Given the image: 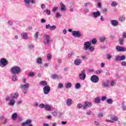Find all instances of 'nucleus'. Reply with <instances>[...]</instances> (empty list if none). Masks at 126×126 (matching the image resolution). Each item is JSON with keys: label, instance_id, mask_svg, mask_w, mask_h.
Returning <instances> with one entry per match:
<instances>
[{"label": "nucleus", "instance_id": "1", "mask_svg": "<svg viewBox=\"0 0 126 126\" xmlns=\"http://www.w3.org/2000/svg\"><path fill=\"white\" fill-rule=\"evenodd\" d=\"M91 42L87 41L84 42V47L83 49L84 51H88L89 50V52H94V46H91Z\"/></svg>", "mask_w": 126, "mask_h": 126}, {"label": "nucleus", "instance_id": "2", "mask_svg": "<svg viewBox=\"0 0 126 126\" xmlns=\"http://www.w3.org/2000/svg\"><path fill=\"white\" fill-rule=\"evenodd\" d=\"M30 85L29 84H21L20 85V88L23 90V93L25 95L27 93V91L28 90V89L29 88Z\"/></svg>", "mask_w": 126, "mask_h": 126}, {"label": "nucleus", "instance_id": "3", "mask_svg": "<svg viewBox=\"0 0 126 126\" xmlns=\"http://www.w3.org/2000/svg\"><path fill=\"white\" fill-rule=\"evenodd\" d=\"M50 42H51V37L50 35L45 34L43 35V43L44 45H49Z\"/></svg>", "mask_w": 126, "mask_h": 126}, {"label": "nucleus", "instance_id": "4", "mask_svg": "<svg viewBox=\"0 0 126 126\" xmlns=\"http://www.w3.org/2000/svg\"><path fill=\"white\" fill-rule=\"evenodd\" d=\"M10 72L13 74H18L21 72V69L18 66H14L11 68Z\"/></svg>", "mask_w": 126, "mask_h": 126}, {"label": "nucleus", "instance_id": "5", "mask_svg": "<svg viewBox=\"0 0 126 126\" xmlns=\"http://www.w3.org/2000/svg\"><path fill=\"white\" fill-rule=\"evenodd\" d=\"M8 63V61L5 58H1L0 60V67H4L6 66Z\"/></svg>", "mask_w": 126, "mask_h": 126}, {"label": "nucleus", "instance_id": "6", "mask_svg": "<svg viewBox=\"0 0 126 126\" xmlns=\"http://www.w3.org/2000/svg\"><path fill=\"white\" fill-rule=\"evenodd\" d=\"M35 0H24V2L26 3V6L28 7V8H32V6L30 5L31 3H35Z\"/></svg>", "mask_w": 126, "mask_h": 126}, {"label": "nucleus", "instance_id": "7", "mask_svg": "<svg viewBox=\"0 0 126 126\" xmlns=\"http://www.w3.org/2000/svg\"><path fill=\"white\" fill-rule=\"evenodd\" d=\"M72 35L73 37L80 38L81 37V32L79 31H73L72 32Z\"/></svg>", "mask_w": 126, "mask_h": 126}, {"label": "nucleus", "instance_id": "8", "mask_svg": "<svg viewBox=\"0 0 126 126\" xmlns=\"http://www.w3.org/2000/svg\"><path fill=\"white\" fill-rule=\"evenodd\" d=\"M110 120H106L105 122L108 123H115V122H118L119 118L117 116L111 117Z\"/></svg>", "mask_w": 126, "mask_h": 126}, {"label": "nucleus", "instance_id": "9", "mask_svg": "<svg viewBox=\"0 0 126 126\" xmlns=\"http://www.w3.org/2000/svg\"><path fill=\"white\" fill-rule=\"evenodd\" d=\"M91 81L94 83H98L99 82V77L95 75H93L91 77Z\"/></svg>", "mask_w": 126, "mask_h": 126}, {"label": "nucleus", "instance_id": "10", "mask_svg": "<svg viewBox=\"0 0 126 126\" xmlns=\"http://www.w3.org/2000/svg\"><path fill=\"white\" fill-rule=\"evenodd\" d=\"M43 91L44 94L45 95H48V94H49L51 91V87H50L49 86H46L43 88Z\"/></svg>", "mask_w": 126, "mask_h": 126}, {"label": "nucleus", "instance_id": "11", "mask_svg": "<svg viewBox=\"0 0 126 126\" xmlns=\"http://www.w3.org/2000/svg\"><path fill=\"white\" fill-rule=\"evenodd\" d=\"M86 78V74H85V70H83L79 74V78L81 80H84Z\"/></svg>", "mask_w": 126, "mask_h": 126}, {"label": "nucleus", "instance_id": "12", "mask_svg": "<svg viewBox=\"0 0 126 126\" xmlns=\"http://www.w3.org/2000/svg\"><path fill=\"white\" fill-rule=\"evenodd\" d=\"M92 17L94 18H98L99 16H101V13L100 11H97L96 12H94L91 14Z\"/></svg>", "mask_w": 126, "mask_h": 126}, {"label": "nucleus", "instance_id": "13", "mask_svg": "<svg viewBox=\"0 0 126 126\" xmlns=\"http://www.w3.org/2000/svg\"><path fill=\"white\" fill-rule=\"evenodd\" d=\"M91 2H87L84 3V6L85 8L84 9V11L85 13H88V12H89V9L87 7L88 5H91Z\"/></svg>", "mask_w": 126, "mask_h": 126}, {"label": "nucleus", "instance_id": "14", "mask_svg": "<svg viewBox=\"0 0 126 126\" xmlns=\"http://www.w3.org/2000/svg\"><path fill=\"white\" fill-rule=\"evenodd\" d=\"M115 59L116 62H121V61H125V60H126V56L125 55H122L121 56H117L115 57Z\"/></svg>", "mask_w": 126, "mask_h": 126}, {"label": "nucleus", "instance_id": "15", "mask_svg": "<svg viewBox=\"0 0 126 126\" xmlns=\"http://www.w3.org/2000/svg\"><path fill=\"white\" fill-rule=\"evenodd\" d=\"M92 107V103L89 101H85L83 106V109H86V108H91Z\"/></svg>", "mask_w": 126, "mask_h": 126}, {"label": "nucleus", "instance_id": "16", "mask_svg": "<svg viewBox=\"0 0 126 126\" xmlns=\"http://www.w3.org/2000/svg\"><path fill=\"white\" fill-rule=\"evenodd\" d=\"M82 61L80 59H79V57H77V58L74 61V63L75 65H80L81 64Z\"/></svg>", "mask_w": 126, "mask_h": 126}, {"label": "nucleus", "instance_id": "17", "mask_svg": "<svg viewBox=\"0 0 126 126\" xmlns=\"http://www.w3.org/2000/svg\"><path fill=\"white\" fill-rule=\"evenodd\" d=\"M109 81L105 80L102 82V86L103 88H107L109 87Z\"/></svg>", "mask_w": 126, "mask_h": 126}, {"label": "nucleus", "instance_id": "18", "mask_svg": "<svg viewBox=\"0 0 126 126\" xmlns=\"http://www.w3.org/2000/svg\"><path fill=\"white\" fill-rule=\"evenodd\" d=\"M126 48L122 46H117L116 47L117 52H126Z\"/></svg>", "mask_w": 126, "mask_h": 126}, {"label": "nucleus", "instance_id": "19", "mask_svg": "<svg viewBox=\"0 0 126 126\" xmlns=\"http://www.w3.org/2000/svg\"><path fill=\"white\" fill-rule=\"evenodd\" d=\"M110 23L112 26H118L119 25V22L116 20H111Z\"/></svg>", "mask_w": 126, "mask_h": 126}, {"label": "nucleus", "instance_id": "20", "mask_svg": "<svg viewBox=\"0 0 126 126\" xmlns=\"http://www.w3.org/2000/svg\"><path fill=\"white\" fill-rule=\"evenodd\" d=\"M72 104V99L71 98H68L66 100V105L69 107Z\"/></svg>", "mask_w": 126, "mask_h": 126}, {"label": "nucleus", "instance_id": "21", "mask_svg": "<svg viewBox=\"0 0 126 126\" xmlns=\"http://www.w3.org/2000/svg\"><path fill=\"white\" fill-rule=\"evenodd\" d=\"M18 96H19L18 94H13L10 95V98L11 99H16V98H18Z\"/></svg>", "mask_w": 126, "mask_h": 126}, {"label": "nucleus", "instance_id": "22", "mask_svg": "<svg viewBox=\"0 0 126 126\" xmlns=\"http://www.w3.org/2000/svg\"><path fill=\"white\" fill-rule=\"evenodd\" d=\"M32 123V120H28L26 122H24L22 124V126H26L27 125H30Z\"/></svg>", "mask_w": 126, "mask_h": 126}, {"label": "nucleus", "instance_id": "23", "mask_svg": "<svg viewBox=\"0 0 126 126\" xmlns=\"http://www.w3.org/2000/svg\"><path fill=\"white\" fill-rule=\"evenodd\" d=\"M44 109L46 111H51L52 110V106L48 104H46Z\"/></svg>", "mask_w": 126, "mask_h": 126}, {"label": "nucleus", "instance_id": "24", "mask_svg": "<svg viewBox=\"0 0 126 126\" xmlns=\"http://www.w3.org/2000/svg\"><path fill=\"white\" fill-rule=\"evenodd\" d=\"M36 63H37V64H42V63H43L42 58H37L36 59Z\"/></svg>", "mask_w": 126, "mask_h": 126}, {"label": "nucleus", "instance_id": "25", "mask_svg": "<svg viewBox=\"0 0 126 126\" xmlns=\"http://www.w3.org/2000/svg\"><path fill=\"white\" fill-rule=\"evenodd\" d=\"M61 9L62 11H65V6L63 3H60Z\"/></svg>", "mask_w": 126, "mask_h": 126}, {"label": "nucleus", "instance_id": "26", "mask_svg": "<svg viewBox=\"0 0 126 126\" xmlns=\"http://www.w3.org/2000/svg\"><path fill=\"white\" fill-rule=\"evenodd\" d=\"M40 85H43V86H48V83L46 81H41L39 82Z\"/></svg>", "mask_w": 126, "mask_h": 126}, {"label": "nucleus", "instance_id": "27", "mask_svg": "<svg viewBox=\"0 0 126 126\" xmlns=\"http://www.w3.org/2000/svg\"><path fill=\"white\" fill-rule=\"evenodd\" d=\"M21 35L23 37V39H24L25 40H27V39H28V36H27V33L26 32L22 33Z\"/></svg>", "mask_w": 126, "mask_h": 126}, {"label": "nucleus", "instance_id": "28", "mask_svg": "<svg viewBox=\"0 0 126 126\" xmlns=\"http://www.w3.org/2000/svg\"><path fill=\"white\" fill-rule=\"evenodd\" d=\"M17 113H14L12 115V120H13V121H15L16 120V119H17Z\"/></svg>", "mask_w": 126, "mask_h": 126}, {"label": "nucleus", "instance_id": "29", "mask_svg": "<svg viewBox=\"0 0 126 126\" xmlns=\"http://www.w3.org/2000/svg\"><path fill=\"white\" fill-rule=\"evenodd\" d=\"M14 104H15V100L14 99H10L9 103V106H14Z\"/></svg>", "mask_w": 126, "mask_h": 126}, {"label": "nucleus", "instance_id": "30", "mask_svg": "<svg viewBox=\"0 0 126 126\" xmlns=\"http://www.w3.org/2000/svg\"><path fill=\"white\" fill-rule=\"evenodd\" d=\"M100 101H101V98L99 97H96L94 100V103H96V104H99L100 103Z\"/></svg>", "mask_w": 126, "mask_h": 126}, {"label": "nucleus", "instance_id": "31", "mask_svg": "<svg viewBox=\"0 0 126 126\" xmlns=\"http://www.w3.org/2000/svg\"><path fill=\"white\" fill-rule=\"evenodd\" d=\"M51 78H52V79H59L60 76L57 74H53L52 75Z\"/></svg>", "mask_w": 126, "mask_h": 126}, {"label": "nucleus", "instance_id": "32", "mask_svg": "<svg viewBox=\"0 0 126 126\" xmlns=\"http://www.w3.org/2000/svg\"><path fill=\"white\" fill-rule=\"evenodd\" d=\"M65 87L67 89H68L69 88H71V83H68L67 84H65Z\"/></svg>", "mask_w": 126, "mask_h": 126}, {"label": "nucleus", "instance_id": "33", "mask_svg": "<svg viewBox=\"0 0 126 126\" xmlns=\"http://www.w3.org/2000/svg\"><path fill=\"white\" fill-rule=\"evenodd\" d=\"M119 44L121 46L124 45V38H120L119 39Z\"/></svg>", "mask_w": 126, "mask_h": 126}, {"label": "nucleus", "instance_id": "34", "mask_svg": "<svg viewBox=\"0 0 126 126\" xmlns=\"http://www.w3.org/2000/svg\"><path fill=\"white\" fill-rule=\"evenodd\" d=\"M99 41L101 43H104V42H105V41H106V37H101V38H99Z\"/></svg>", "mask_w": 126, "mask_h": 126}, {"label": "nucleus", "instance_id": "35", "mask_svg": "<svg viewBox=\"0 0 126 126\" xmlns=\"http://www.w3.org/2000/svg\"><path fill=\"white\" fill-rule=\"evenodd\" d=\"M81 87V85H80V83H78L75 85V89H79L80 87Z\"/></svg>", "mask_w": 126, "mask_h": 126}, {"label": "nucleus", "instance_id": "36", "mask_svg": "<svg viewBox=\"0 0 126 126\" xmlns=\"http://www.w3.org/2000/svg\"><path fill=\"white\" fill-rule=\"evenodd\" d=\"M106 103H107V104H109V105H112V104H113V100L111 98H109L107 100Z\"/></svg>", "mask_w": 126, "mask_h": 126}, {"label": "nucleus", "instance_id": "37", "mask_svg": "<svg viewBox=\"0 0 126 126\" xmlns=\"http://www.w3.org/2000/svg\"><path fill=\"white\" fill-rule=\"evenodd\" d=\"M17 76L16 75H13L12 76V79L13 80V81H17Z\"/></svg>", "mask_w": 126, "mask_h": 126}, {"label": "nucleus", "instance_id": "38", "mask_svg": "<svg viewBox=\"0 0 126 126\" xmlns=\"http://www.w3.org/2000/svg\"><path fill=\"white\" fill-rule=\"evenodd\" d=\"M92 44L93 45H95V44H97V39H96V38H93L92 40Z\"/></svg>", "mask_w": 126, "mask_h": 126}, {"label": "nucleus", "instance_id": "39", "mask_svg": "<svg viewBox=\"0 0 126 126\" xmlns=\"http://www.w3.org/2000/svg\"><path fill=\"white\" fill-rule=\"evenodd\" d=\"M56 29H57V27H56V26L53 25V26H50V30L51 31H52L53 30H56Z\"/></svg>", "mask_w": 126, "mask_h": 126}, {"label": "nucleus", "instance_id": "40", "mask_svg": "<svg viewBox=\"0 0 126 126\" xmlns=\"http://www.w3.org/2000/svg\"><path fill=\"white\" fill-rule=\"evenodd\" d=\"M60 17H62V14H61V13H60L59 12H57L56 13V18H60Z\"/></svg>", "mask_w": 126, "mask_h": 126}, {"label": "nucleus", "instance_id": "41", "mask_svg": "<svg viewBox=\"0 0 126 126\" xmlns=\"http://www.w3.org/2000/svg\"><path fill=\"white\" fill-rule=\"evenodd\" d=\"M44 11L47 14V15H50L51 14V11L48 9L44 10Z\"/></svg>", "mask_w": 126, "mask_h": 126}, {"label": "nucleus", "instance_id": "42", "mask_svg": "<svg viewBox=\"0 0 126 126\" xmlns=\"http://www.w3.org/2000/svg\"><path fill=\"white\" fill-rule=\"evenodd\" d=\"M28 48L30 49V50H33V48H34V46L33 44H29Z\"/></svg>", "mask_w": 126, "mask_h": 126}, {"label": "nucleus", "instance_id": "43", "mask_svg": "<svg viewBox=\"0 0 126 126\" xmlns=\"http://www.w3.org/2000/svg\"><path fill=\"white\" fill-rule=\"evenodd\" d=\"M52 115H53L54 117H57L58 115V111L57 110L54 111L52 113Z\"/></svg>", "mask_w": 126, "mask_h": 126}, {"label": "nucleus", "instance_id": "44", "mask_svg": "<svg viewBox=\"0 0 126 126\" xmlns=\"http://www.w3.org/2000/svg\"><path fill=\"white\" fill-rule=\"evenodd\" d=\"M107 60H110L112 59V55L111 54H107L106 55Z\"/></svg>", "mask_w": 126, "mask_h": 126}, {"label": "nucleus", "instance_id": "45", "mask_svg": "<svg viewBox=\"0 0 126 126\" xmlns=\"http://www.w3.org/2000/svg\"><path fill=\"white\" fill-rule=\"evenodd\" d=\"M47 60H48V61H51L52 60V54H47Z\"/></svg>", "mask_w": 126, "mask_h": 126}, {"label": "nucleus", "instance_id": "46", "mask_svg": "<svg viewBox=\"0 0 126 126\" xmlns=\"http://www.w3.org/2000/svg\"><path fill=\"white\" fill-rule=\"evenodd\" d=\"M58 7L55 6L52 8V12L55 13L57 11V10H58Z\"/></svg>", "mask_w": 126, "mask_h": 126}, {"label": "nucleus", "instance_id": "47", "mask_svg": "<svg viewBox=\"0 0 126 126\" xmlns=\"http://www.w3.org/2000/svg\"><path fill=\"white\" fill-rule=\"evenodd\" d=\"M112 6L115 7L116 5H118V3L116 1H113L111 3Z\"/></svg>", "mask_w": 126, "mask_h": 126}, {"label": "nucleus", "instance_id": "48", "mask_svg": "<svg viewBox=\"0 0 126 126\" xmlns=\"http://www.w3.org/2000/svg\"><path fill=\"white\" fill-rule=\"evenodd\" d=\"M7 23L10 26H12V25H13V22H12L11 20H8Z\"/></svg>", "mask_w": 126, "mask_h": 126}, {"label": "nucleus", "instance_id": "49", "mask_svg": "<svg viewBox=\"0 0 126 126\" xmlns=\"http://www.w3.org/2000/svg\"><path fill=\"white\" fill-rule=\"evenodd\" d=\"M39 108H41V109H43L44 108H45V104H44V103H41L40 104H39Z\"/></svg>", "mask_w": 126, "mask_h": 126}, {"label": "nucleus", "instance_id": "50", "mask_svg": "<svg viewBox=\"0 0 126 126\" xmlns=\"http://www.w3.org/2000/svg\"><path fill=\"white\" fill-rule=\"evenodd\" d=\"M38 37H39V32H36L34 34V38L38 39Z\"/></svg>", "mask_w": 126, "mask_h": 126}, {"label": "nucleus", "instance_id": "51", "mask_svg": "<svg viewBox=\"0 0 126 126\" xmlns=\"http://www.w3.org/2000/svg\"><path fill=\"white\" fill-rule=\"evenodd\" d=\"M77 107L78 108V109H81V108H83V105L79 103L77 105Z\"/></svg>", "mask_w": 126, "mask_h": 126}, {"label": "nucleus", "instance_id": "52", "mask_svg": "<svg viewBox=\"0 0 126 126\" xmlns=\"http://www.w3.org/2000/svg\"><path fill=\"white\" fill-rule=\"evenodd\" d=\"M126 19V18H125V17H121L120 18H119V21H124V20H125Z\"/></svg>", "mask_w": 126, "mask_h": 126}, {"label": "nucleus", "instance_id": "53", "mask_svg": "<svg viewBox=\"0 0 126 126\" xmlns=\"http://www.w3.org/2000/svg\"><path fill=\"white\" fill-rule=\"evenodd\" d=\"M35 74L33 72H30L29 73V76H30V77H33Z\"/></svg>", "mask_w": 126, "mask_h": 126}, {"label": "nucleus", "instance_id": "54", "mask_svg": "<svg viewBox=\"0 0 126 126\" xmlns=\"http://www.w3.org/2000/svg\"><path fill=\"white\" fill-rule=\"evenodd\" d=\"M63 84H62V83H59V85H58V88L61 89L63 88Z\"/></svg>", "mask_w": 126, "mask_h": 126}, {"label": "nucleus", "instance_id": "55", "mask_svg": "<svg viewBox=\"0 0 126 126\" xmlns=\"http://www.w3.org/2000/svg\"><path fill=\"white\" fill-rule=\"evenodd\" d=\"M122 38L123 39H126V32H124L122 35Z\"/></svg>", "mask_w": 126, "mask_h": 126}, {"label": "nucleus", "instance_id": "56", "mask_svg": "<svg viewBox=\"0 0 126 126\" xmlns=\"http://www.w3.org/2000/svg\"><path fill=\"white\" fill-rule=\"evenodd\" d=\"M103 72V71L102 70H98L96 71V73L97 74H100Z\"/></svg>", "mask_w": 126, "mask_h": 126}, {"label": "nucleus", "instance_id": "57", "mask_svg": "<svg viewBox=\"0 0 126 126\" xmlns=\"http://www.w3.org/2000/svg\"><path fill=\"white\" fill-rule=\"evenodd\" d=\"M122 109H123V111H126V105H125L124 104H122Z\"/></svg>", "mask_w": 126, "mask_h": 126}, {"label": "nucleus", "instance_id": "58", "mask_svg": "<svg viewBox=\"0 0 126 126\" xmlns=\"http://www.w3.org/2000/svg\"><path fill=\"white\" fill-rule=\"evenodd\" d=\"M121 65L122 66H126V62L125 61L121 62Z\"/></svg>", "mask_w": 126, "mask_h": 126}, {"label": "nucleus", "instance_id": "59", "mask_svg": "<svg viewBox=\"0 0 126 126\" xmlns=\"http://www.w3.org/2000/svg\"><path fill=\"white\" fill-rule=\"evenodd\" d=\"M41 9H45V8H46V5H45L44 4H42L41 5Z\"/></svg>", "mask_w": 126, "mask_h": 126}, {"label": "nucleus", "instance_id": "60", "mask_svg": "<svg viewBox=\"0 0 126 126\" xmlns=\"http://www.w3.org/2000/svg\"><path fill=\"white\" fill-rule=\"evenodd\" d=\"M50 28H51V25H50V24L46 25L45 26L46 29H49V28L50 29Z\"/></svg>", "mask_w": 126, "mask_h": 126}, {"label": "nucleus", "instance_id": "61", "mask_svg": "<svg viewBox=\"0 0 126 126\" xmlns=\"http://www.w3.org/2000/svg\"><path fill=\"white\" fill-rule=\"evenodd\" d=\"M107 99V97L105 96H103L101 97V101H105Z\"/></svg>", "mask_w": 126, "mask_h": 126}, {"label": "nucleus", "instance_id": "62", "mask_svg": "<svg viewBox=\"0 0 126 126\" xmlns=\"http://www.w3.org/2000/svg\"><path fill=\"white\" fill-rule=\"evenodd\" d=\"M33 106H34V107H38V102H37V101H35L33 103Z\"/></svg>", "mask_w": 126, "mask_h": 126}, {"label": "nucleus", "instance_id": "63", "mask_svg": "<svg viewBox=\"0 0 126 126\" xmlns=\"http://www.w3.org/2000/svg\"><path fill=\"white\" fill-rule=\"evenodd\" d=\"M41 23H45L46 22V19H41Z\"/></svg>", "mask_w": 126, "mask_h": 126}, {"label": "nucleus", "instance_id": "64", "mask_svg": "<svg viewBox=\"0 0 126 126\" xmlns=\"http://www.w3.org/2000/svg\"><path fill=\"white\" fill-rule=\"evenodd\" d=\"M97 6L99 8H100L101 6V2H97Z\"/></svg>", "mask_w": 126, "mask_h": 126}]
</instances>
